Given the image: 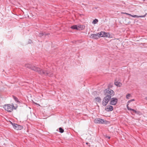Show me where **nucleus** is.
Instances as JSON below:
<instances>
[{
    "label": "nucleus",
    "mask_w": 147,
    "mask_h": 147,
    "mask_svg": "<svg viewBox=\"0 0 147 147\" xmlns=\"http://www.w3.org/2000/svg\"><path fill=\"white\" fill-rule=\"evenodd\" d=\"M127 109L129 110L130 111H132V109L130 107H127Z\"/></svg>",
    "instance_id": "nucleus-23"
},
{
    "label": "nucleus",
    "mask_w": 147,
    "mask_h": 147,
    "mask_svg": "<svg viewBox=\"0 0 147 147\" xmlns=\"http://www.w3.org/2000/svg\"><path fill=\"white\" fill-rule=\"evenodd\" d=\"M129 103H127V107H128Z\"/></svg>",
    "instance_id": "nucleus-28"
},
{
    "label": "nucleus",
    "mask_w": 147,
    "mask_h": 147,
    "mask_svg": "<svg viewBox=\"0 0 147 147\" xmlns=\"http://www.w3.org/2000/svg\"><path fill=\"white\" fill-rule=\"evenodd\" d=\"M91 37L94 39H97L100 37V33H98L96 34H92L91 35Z\"/></svg>",
    "instance_id": "nucleus-8"
},
{
    "label": "nucleus",
    "mask_w": 147,
    "mask_h": 147,
    "mask_svg": "<svg viewBox=\"0 0 147 147\" xmlns=\"http://www.w3.org/2000/svg\"><path fill=\"white\" fill-rule=\"evenodd\" d=\"M98 22V19H95L94 20H93L92 23L93 24H95L97 23Z\"/></svg>",
    "instance_id": "nucleus-17"
},
{
    "label": "nucleus",
    "mask_w": 147,
    "mask_h": 147,
    "mask_svg": "<svg viewBox=\"0 0 147 147\" xmlns=\"http://www.w3.org/2000/svg\"><path fill=\"white\" fill-rule=\"evenodd\" d=\"M14 125L13 127L14 128L17 130H20L22 129L23 128V127L22 125H20L17 124H13Z\"/></svg>",
    "instance_id": "nucleus-6"
},
{
    "label": "nucleus",
    "mask_w": 147,
    "mask_h": 147,
    "mask_svg": "<svg viewBox=\"0 0 147 147\" xmlns=\"http://www.w3.org/2000/svg\"><path fill=\"white\" fill-rule=\"evenodd\" d=\"M100 37H108L109 36V33L106 32H100Z\"/></svg>",
    "instance_id": "nucleus-7"
},
{
    "label": "nucleus",
    "mask_w": 147,
    "mask_h": 147,
    "mask_svg": "<svg viewBox=\"0 0 147 147\" xmlns=\"http://www.w3.org/2000/svg\"><path fill=\"white\" fill-rule=\"evenodd\" d=\"M59 132L61 133H63L64 132V129L61 127H59Z\"/></svg>",
    "instance_id": "nucleus-18"
},
{
    "label": "nucleus",
    "mask_w": 147,
    "mask_h": 147,
    "mask_svg": "<svg viewBox=\"0 0 147 147\" xmlns=\"http://www.w3.org/2000/svg\"><path fill=\"white\" fill-rule=\"evenodd\" d=\"M105 138H108L109 139H110V137L109 136H106Z\"/></svg>",
    "instance_id": "nucleus-24"
},
{
    "label": "nucleus",
    "mask_w": 147,
    "mask_h": 147,
    "mask_svg": "<svg viewBox=\"0 0 147 147\" xmlns=\"http://www.w3.org/2000/svg\"><path fill=\"white\" fill-rule=\"evenodd\" d=\"M3 107L5 111L9 112H12L13 109H16V108L13 105H11L9 104L4 105Z\"/></svg>",
    "instance_id": "nucleus-3"
},
{
    "label": "nucleus",
    "mask_w": 147,
    "mask_h": 147,
    "mask_svg": "<svg viewBox=\"0 0 147 147\" xmlns=\"http://www.w3.org/2000/svg\"><path fill=\"white\" fill-rule=\"evenodd\" d=\"M106 121H105L104 119L100 118L95 119L94 120V122L96 123H106Z\"/></svg>",
    "instance_id": "nucleus-4"
},
{
    "label": "nucleus",
    "mask_w": 147,
    "mask_h": 147,
    "mask_svg": "<svg viewBox=\"0 0 147 147\" xmlns=\"http://www.w3.org/2000/svg\"><path fill=\"white\" fill-rule=\"evenodd\" d=\"M135 100L134 99H131V100H129L128 102H127V103H130L131 102V101H134Z\"/></svg>",
    "instance_id": "nucleus-20"
},
{
    "label": "nucleus",
    "mask_w": 147,
    "mask_h": 147,
    "mask_svg": "<svg viewBox=\"0 0 147 147\" xmlns=\"http://www.w3.org/2000/svg\"><path fill=\"white\" fill-rule=\"evenodd\" d=\"M147 14V13L145 15H143V16H137V15H132L128 13V15L134 18H142V17H145Z\"/></svg>",
    "instance_id": "nucleus-10"
},
{
    "label": "nucleus",
    "mask_w": 147,
    "mask_h": 147,
    "mask_svg": "<svg viewBox=\"0 0 147 147\" xmlns=\"http://www.w3.org/2000/svg\"><path fill=\"white\" fill-rule=\"evenodd\" d=\"M112 85H111L110 84H109L108 86V87L109 88H112Z\"/></svg>",
    "instance_id": "nucleus-25"
},
{
    "label": "nucleus",
    "mask_w": 147,
    "mask_h": 147,
    "mask_svg": "<svg viewBox=\"0 0 147 147\" xmlns=\"http://www.w3.org/2000/svg\"><path fill=\"white\" fill-rule=\"evenodd\" d=\"M94 99L96 100V101L99 103H100L101 102V99L99 97H96Z\"/></svg>",
    "instance_id": "nucleus-14"
},
{
    "label": "nucleus",
    "mask_w": 147,
    "mask_h": 147,
    "mask_svg": "<svg viewBox=\"0 0 147 147\" xmlns=\"http://www.w3.org/2000/svg\"><path fill=\"white\" fill-rule=\"evenodd\" d=\"M71 28L73 29L76 30H78V25H74L71 26Z\"/></svg>",
    "instance_id": "nucleus-12"
},
{
    "label": "nucleus",
    "mask_w": 147,
    "mask_h": 147,
    "mask_svg": "<svg viewBox=\"0 0 147 147\" xmlns=\"http://www.w3.org/2000/svg\"><path fill=\"white\" fill-rule=\"evenodd\" d=\"M123 13L127 15H128V13Z\"/></svg>",
    "instance_id": "nucleus-29"
},
{
    "label": "nucleus",
    "mask_w": 147,
    "mask_h": 147,
    "mask_svg": "<svg viewBox=\"0 0 147 147\" xmlns=\"http://www.w3.org/2000/svg\"><path fill=\"white\" fill-rule=\"evenodd\" d=\"M103 93L105 96L103 99L102 104L103 106H106L110 101L111 97L115 95V92L112 90L107 88L104 90Z\"/></svg>",
    "instance_id": "nucleus-2"
},
{
    "label": "nucleus",
    "mask_w": 147,
    "mask_h": 147,
    "mask_svg": "<svg viewBox=\"0 0 147 147\" xmlns=\"http://www.w3.org/2000/svg\"><path fill=\"white\" fill-rule=\"evenodd\" d=\"M109 104L112 105H115L118 102V100L116 98H111Z\"/></svg>",
    "instance_id": "nucleus-5"
},
{
    "label": "nucleus",
    "mask_w": 147,
    "mask_h": 147,
    "mask_svg": "<svg viewBox=\"0 0 147 147\" xmlns=\"http://www.w3.org/2000/svg\"><path fill=\"white\" fill-rule=\"evenodd\" d=\"M115 84L117 86H120L121 85V84L120 82H115Z\"/></svg>",
    "instance_id": "nucleus-16"
},
{
    "label": "nucleus",
    "mask_w": 147,
    "mask_h": 147,
    "mask_svg": "<svg viewBox=\"0 0 147 147\" xmlns=\"http://www.w3.org/2000/svg\"><path fill=\"white\" fill-rule=\"evenodd\" d=\"M113 109V107L111 105H108L105 108V110L107 111H112Z\"/></svg>",
    "instance_id": "nucleus-9"
},
{
    "label": "nucleus",
    "mask_w": 147,
    "mask_h": 147,
    "mask_svg": "<svg viewBox=\"0 0 147 147\" xmlns=\"http://www.w3.org/2000/svg\"><path fill=\"white\" fill-rule=\"evenodd\" d=\"M11 125H12V126H13V124H15V123H12V122H11Z\"/></svg>",
    "instance_id": "nucleus-27"
},
{
    "label": "nucleus",
    "mask_w": 147,
    "mask_h": 147,
    "mask_svg": "<svg viewBox=\"0 0 147 147\" xmlns=\"http://www.w3.org/2000/svg\"><path fill=\"white\" fill-rule=\"evenodd\" d=\"M12 97L14 100L18 103H20V102L18 100V98L14 95H12Z\"/></svg>",
    "instance_id": "nucleus-15"
},
{
    "label": "nucleus",
    "mask_w": 147,
    "mask_h": 147,
    "mask_svg": "<svg viewBox=\"0 0 147 147\" xmlns=\"http://www.w3.org/2000/svg\"><path fill=\"white\" fill-rule=\"evenodd\" d=\"M25 67L36 72L41 76L44 75L46 76H49L51 77L53 74V73H51L49 71L40 68L29 64H25Z\"/></svg>",
    "instance_id": "nucleus-1"
},
{
    "label": "nucleus",
    "mask_w": 147,
    "mask_h": 147,
    "mask_svg": "<svg viewBox=\"0 0 147 147\" xmlns=\"http://www.w3.org/2000/svg\"><path fill=\"white\" fill-rule=\"evenodd\" d=\"M135 113L137 114L140 115L141 113V112L139 111H136Z\"/></svg>",
    "instance_id": "nucleus-21"
},
{
    "label": "nucleus",
    "mask_w": 147,
    "mask_h": 147,
    "mask_svg": "<svg viewBox=\"0 0 147 147\" xmlns=\"http://www.w3.org/2000/svg\"><path fill=\"white\" fill-rule=\"evenodd\" d=\"M130 96H131L130 94H128L126 96V98L127 99H129V97H130Z\"/></svg>",
    "instance_id": "nucleus-19"
},
{
    "label": "nucleus",
    "mask_w": 147,
    "mask_h": 147,
    "mask_svg": "<svg viewBox=\"0 0 147 147\" xmlns=\"http://www.w3.org/2000/svg\"><path fill=\"white\" fill-rule=\"evenodd\" d=\"M78 30H81L84 29L85 28V26L84 25H78Z\"/></svg>",
    "instance_id": "nucleus-11"
},
{
    "label": "nucleus",
    "mask_w": 147,
    "mask_h": 147,
    "mask_svg": "<svg viewBox=\"0 0 147 147\" xmlns=\"http://www.w3.org/2000/svg\"><path fill=\"white\" fill-rule=\"evenodd\" d=\"M49 33H46L45 32H42V33H40L39 34V36L40 37H41L43 35H49Z\"/></svg>",
    "instance_id": "nucleus-13"
},
{
    "label": "nucleus",
    "mask_w": 147,
    "mask_h": 147,
    "mask_svg": "<svg viewBox=\"0 0 147 147\" xmlns=\"http://www.w3.org/2000/svg\"><path fill=\"white\" fill-rule=\"evenodd\" d=\"M145 99H146V100H147V97H146L145 98Z\"/></svg>",
    "instance_id": "nucleus-31"
},
{
    "label": "nucleus",
    "mask_w": 147,
    "mask_h": 147,
    "mask_svg": "<svg viewBox=\"0 0 147 147\" xmlns=\"http://www.w3.org/2000/svg\"><path fill=\"white\" fill-rule=\"evenodd\" d=\"M86 144H88V142H86Z\"/></svg>",
    "instance_id": "nucleus-30"
},
{
    "label": "nucleus",
    "mask_w": 147,
    "mask_h": 147,
    "mask_svg": "<svg viewBox=\"0 0 147 147\" xmlns=\"http://www.w3.org/2000/svg\"><path fill=\"white\" fill-rule=\"evenodd\" d=\"M131 111H132L135 113L136 111L134 109H132Z\"/></svg>",
    "instance_id": "nucleus-26"
},
{
    "label": "nucleus",
    "mask_w": 147,
    "mask_h": 147,
    "mask_svg": "<svg viewBox=\"0 0 147 147\" xmlns=\"http://www.w3.org/2000/svg\"><path fill=\"white\" fill-rule=\"evenodd\" d=\"M32 41L30 39H29L28 41V43L29 44H31L32 43Z\"/></svg>",
    "instance_id": "nucleus-22"
}]
</instances>
